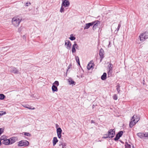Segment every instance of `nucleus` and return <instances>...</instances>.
<instances>
[{
    "label": "nucleus",
    "instance_id": "1",
    "mask_svg": "<svg viewBox=\"0 0 148 148\" xmlns=\"http://www.w3.org/2000/svg\"><path fill=\"white\" fill-rule=\"evenodd\" d=\"M140 119V117L139 116L134 115L132 118L131 121L130 122V128L132 127L138 122Z\"/></svg>",
    "mask_w": 148,
    "mask_h": 148
},
{
    "label": "nucleus",
    "instance_id": "2",
    "mask_svg": "<svg viewBox=\"0 0 148 148\" xmlns=\"http://www.w3.org/2000/svg\"><path fill=\"white\" fill-rule=\"evenodd\" d=\"M22 19L20 18L18 16L14 17L12 20V24L15 27H18L21 22Z\"/></svg>",
    "mask_w": 148,
    "mask_h": 148
},
{
    "label": "nucleus",
    "instance_id": "3",
    "mask_svg": "<svg viewBox=\"0 0 148 148\" xmlns=\"http://www.w3.org/2000/svg\"><path fill=\"white\" fill-rule=\"evenodd\" d=\"M29 142L25 140H22L18 142V147H27L28 146Z\"/></svg>",
    "mask_w": 148,
    "mask_h": 148
},
{
    "label": "nucleus",
    "instance_id": "4",
    "mask_svg": "<svg viewBox=\"0 0 148 148\" xmlns=\"http://www.w3.org/2000/svg\"><path fill=\"white\" fill-rule=\"evenodd\" d=\"M115 134V130L114 129H110L108 132V136L105 138H112L114 137Z\"/></svg>",
    "mask_w": 148,
    "mask_h": 148
},
{
    "label": "nucleus",
    "instance_id": "5",
    "mask_svg": "<svg viewBox=\"0 0 148 148\" xmlns=\"http://www.w3.org/2000/svg\"><path fill=\"white\" fill-rule=\"evenodd\" d=\"M70 3L68 0H62V6H63L64 7H68L70 5Z\"/></svg>",
    "mask_w": 148,
    "mask_h": 148
},
{
    "label": "nucleus",
    "instance_id": "6",
    "mask_svg": "<svg viewBox=\"0 0 148 148\" xmlns=\"http://www.w3.org/2000/svg\"><path fill=\"white\" fill-rule=\"evenodd\" d=\"M10 72L14 74H18L19 73L18 70L16 68L13 67H11L9 68Z\"/></svg>",
    "mask_w": 148,
    "mask_h": 148
},
{
    "label": "nucleus",
    "instance_id": "7",
    "mask_svg": "<svg viewBox=\"0 0 148 148\" xmlns=\"http://www.w3.org/2000/svg\"><path fill=\"white\" fill-rule=\"evenodd\" d=\"M65 45L66 46V48L67 49H71V44L70 41L69 40L65 41Z\"/></svg>",
    "mask_w": 148,
    "mask_h": 148
},
{
    "label": "nucleus",
    "instance_id": "8",
    "mask_svg": "<svg viewBox=\"0 0 148 148\" xmlns=\"http://www.w3.org/2000/svg\"><path fill=\"white\" fill-rule=\"evenodd\" d=\"M99 55L100 56V58L101 59L100 60L101 62L102 60V59L104 58V51L101 48L99 51Z\"/></svg>",
    "mask_w": 148,
    "mask_h": 148
},
{
    "label": "nucleus",
    "instance_id": "9",
    "mask_svg": "<svg viewBox=\"0 0 148 148\" xmlns=\"http://www.w3.org/2000/svg\"><path fill=\"white\" fill-rule=\"evenodd\" d=\"M56 131L58 137L60 138L61 136V133L62 132V129L60 127H58L57 128Z\"/></svg>",
    "mask_w": 148,
    "mask_h": 148
},
{
    "label": "nucleus",
    "instance_id": "10",
    "mask_svg": "<svg viewBox=\"0 0 148 148\" xmlns=\"http://www.w3.org/2000/svg\"><path fill=\"white\" fill-rule=\"evenodd\" d=\"M94 23H93L91 22L86 24L85 26L84 27V29H88L90 26L93 25H94Z\"/></svg>",
    "mask_w": 148,
    "mask_h": 148
},
{
    "label": "nucleus",
    "instance_id": "11",
    "mask_svg": "<svg viewBox=\"0 0 148 148\" xmlns=\"http://www.w3.org/2000/svg\"><path fill=\"white\" fill-rule=\"evenodd\" d=\"M10 142L9 139H7L6 138L5 139V140H3L2 141V143L3 144L7 145H10Z\"/></svg>",
    "mask_w": 148,
    "mask_h": 148
},
{
    "label": "nucleus",
    "instance_id": "12",
    "mask_svg": "<svg viewBox=\"0 0 148 148\" xmlns=\"http://www.w3.org/2000/svg\"><path fill=\"white\" fill-rule=\"evenodd\" d=\"M92 23H94L93 25H94L93 26H94V27H95L97 28L98 25H99L100 24V22L98 20L92 22Z\"/></svg>",
    "mask_w": 148,
    "mask_h": 148
},
{
    "label": "nucleus",
    "instance_id": "13",
    "mask_svg": "<svg viewBox=\"0 0 148 148\" xmlns=\"http://www.w3.org/2000/svg\"><path fill=\"white\" fill-rule=\"evenodd\" d=\"M68 82L69 83V84L71 85H75V82L72 80V78H70L68 79Z\"/></svg>",
    "mask_w": 148,
    "mask_h": 148
},
{
    "label": "nucleus",
    "instance_id": "14",
    "mask_svg": "<svg viewBox=\"0 0 148 148\" xmlns=\"http://www.w3.org/2000/svg\"><path fill=\"white\" fill-rule=\"evenodd\" d=\"M93 64L92 63L91 61L88 64L87 66V69L89 70H90L92 68V67L93 66Z\"/></svg>",
    "mask_w": 148,
    "mask_h": 148
},
{
    "label": "nucleus",
    "instance_id": "15",
    "mask_svg": "<svg viewBox=\"0 0 148 148\" xmlns=\"http://www.w3.org/2000/svg\"><path fill=\"white\" fill-rule=\"evenodd\" d=\"M144 34H141L139 37V38L141 41L143 42L145 40V38L144 37Z\"/></svg>",
    "mask_w": 148,
    "mask_h": 148
},
{
    "label": "nucleus",
    "instance_id": "16",
    "mask_svg": "<svg viewBox=\"0 0 148 148\" xmlns=\"http://www.w3.org/2000/svg\"><path fill=\"white\" fill-rule=\"evenodd\" d=\"M52 89L53 92H57L58 91V89L57 86L54 85H53L52 87Z\"/></svg>",
    "mask_w": 148,
    "mask_h": 148
},
{
    "label": "nucleus",
    "instance_id": "17",
    "mask_svg": "<svg viewBox=\"0 0 148 148\" xmlns=\"http://www.w3.org/2000/svg\"><path fill=\"white\" fill-rule=\"evenodd\" d=\"M58 140L57 139V137H54L53 138V146H55V145L56 144V143L58 142Z\"/></svg>",
    "mask_w": 148,
    "mask_h": 148
},
{
    "label": "nucleus",
    "instance_id": "18",
    "mask_svg": "<svg viewBox=\"0 0 148 148\" xmlns=\"http://www.w3.org/2000/svg\"><path fill=\"white\" fill-rule=\"evenodd\" d=\"M9 140L10 142V145L12 144L15 143V139L14 138H11L10 139H9Z\"/></svg>",
    "mask_w": 148,
    "mask_h": 148
},
{
    "label": "nucleus",
    "instance_id": "19",
    "mask_svg": "<svg viewBox=\"0 0 148 148\" xmlns=\"http://www.w3.org/2000/svg\"><path fill=\"white\" fill-rule=\"evenodd\" d=\"M107 74L106 73H104L103 75L101 76V78L102 80H105L106 78Z\"/></svg>",
    "mask_w": 148,
    "mask_h": 148
},
{
    "label": "nucleus",
    "instance_id": "20",
    "mask_svg": "<svg viewBox=\"0 0 148 148\" xmlns=\"http://www.w3.org/2000/svg\"><path fill=\"white\" fill-rule=\"evenodd\" d=\"M144 134L143 133H139L137 134V135L140 138H142L144 137Z\"/></svg>",
    "mask_w": 148,
    "mask_h": 148
},
{
    "label": "nucleus",
    "instance_id": "21",
    "mask_svg": "<svg viewBox=\"0 0 148 148\" xmlns=\"http://www.w3.org/2000/svg\"><path fill=\"white\" fill-rule=\"evenodd\" d=\"M23 106L25 108H27L29 109L34 110L35 109L34 108H30V106L28 105H23Z\"/></svg>",
    "mask_w": 148,
    "mask_h": 148
},
{
    "label": "nucleus",
    "instance_id": "22",
    "mask_svg": "<svg viewBox=\"0 0 148 148\" xmlns=\"http://www.w3.org/2000/svg\"><path fill=\"white\" fill-rule=\"evenodd\" d=\"M59 145L60 146H62V148H66V144L65 143H62V142H61V143H60Z\"/></svg>",
    "mask_w": 148,
    "mask_h": 148
},
{
    "label": "nucleus",
    "instance_id": "23",
    "mask_svg": "<svg viewBox=\"0 0 148 148\" xmlns=\"http://www.w3.org/2000/svg\"><path fill=\"white\" fill-rule=\"evenodd\" d=\"M108 68L109 69V70H111V71H112V67H113V65L111 64V63H110L109 64L108 66Z\"/></svg>",
    "mask_w": 148,
    "mask_h": 148
},
{
    "label": "nucleus",
    "instance_id": "24",
    "mask_svg": "<svg viewBox=\"0 0 148 148\" xmlns=\"http://www.w3.org/2000/svg\"><path fill=\"white\" fill-rule=\"evenodd\" d=\"M123 133V131H119L118 133L117 134V135L119 136V137H120L122 136Z\"/></svg>",
    "mask_w": 148,
    "mask_h": 148
},
{
    "label": "nucleus",
    "instance_id": "25",
    "mask_svg": "<svg viewBox=\"0 0 148 148\" xmlns=\"http://www.w3.org/2000/svg\"><path fill=\"white\" fill-rule=\"evenodd\" d=\"M5 96L3 94H0V99L3 100L5 98Z\"/></svg>",
    "mask_w": 148,
    "mask_h": 148
},
{
    "label": "nucleus",
    "instance_id": "26",
    "mask_svg": "<svg viewBox=\"0 0 148 148\" xmlns=\"http://www.w3.org/2000/svg\"><path fill=\"white\" fill-rule=\"evenodd\" d=\"M70 37L69 38V39L71 40H74L75 39V38L74 36H73V35L71 34L70 35Z\"/></svg>",
    "mask_w": 148,
    "mask_h": 148
},
{
    "label": "nucleus",
    "instance_id": "27",
    "mask_svg": "<svg viewBox=\"0 0 148 148\" xmlns=\"http://www.w3.org/2000/svg\"><path fill=\"white\" fill-rule=\"evenodd\" d=\"M120 86L119 85H117L116 86V90H117L118 92V93H119L120 91Z\"/></svg>",
    "mask_w": 148,
    "mask_h": 148
},
{
    "label": "nucleus",
    "instance_id": "28",
    "mask_svg": "<svg viewBox=\"0 0 148 148\" xmlns=\"http://www.w3.org/2000/svg\"><path fill=\"white\" fill-rule=\"evenodd\" d=\"M75 60L77 63L79 65H80V62L79 60V57L78 56H75Z\"/></svg>",
    "mask_w": 148,
    "mask_h": 148
},
{
    "label": "nucleus",
    "instance_id": "29",
    "mask_svg": "<svg viewBox=\"0 0 148 148\" xmlns=\"http://www.w3.org/2000/svg\"><path fill=\"white\" fill-rule=\"evenodd\" d=\"M112 71L108 70V77H110L112 75Z\"/></svg>",
    "mask_w": 148,
    "mask_h": 148
},
{
    "label": "nucleus",
    "instance_id": "30",
    "mask_svg": "<svg viewBox=\"0 0 148 148\" xmlns=\"http://www.w3.org/2000/svg\"><path fill=\"white\" fill-rule=\"evenodd\" d=\"M53 85H55L56 86H58L59 85V82L58 81H56L53 83Z\"/></svg>",
    "mask_w": 148,
    "mask_h": 148
},
{
    "label": "nucleus",
    "instance_id": "31",
    "mask_svg": "<svg viewBox=\"0 0 148 148\" xmlns=\"http://www.w3.org/2000/svg\"><path fill=\"white\" fill-rule=\"evenodd\" d=\"M121 26V24L119 23L118 25V27H117V30H116L115 31V32H116V33H117V32L119 31V29Z\"/></svg>",
    "mask_w": 148,
    "mask_h": 148
},
{
    "label": "nucleus",
    "instance_id": "32",
    "mask_svg": "<svg viewBox=\"0 0 148 148\" xmlns=\"http://www.w3.org/2000/svg\"><path fill=\"white\" fill-rule=\"evenodd\" d=\"M76 50L75 49V48L74 47V46L73 45L72 47V52L73 53H75L76 52Z\"/></svg>",
    "mask_w": 148,
    "mask_h": 148
},
{
    "label": "nucleus",
    "instance_id": "33",
    "mask_svg": "<svg viewBox=\"0 0 148 148\" xmlns=\"http://www.w3.org/2000/svg\"><path fill=\"white\" fill-rule=\"evenodd\" d=\"M63 6H62V5H61V7L60 8V12L62 13L64 12V8L63 7Z\"/></svg>",
    "mask_w": 148,
    "mask_h": 148
},
{
    "label": "nucleus",
    "instance_id": "34",
    "mask_svg": "<svg viewBox=\"0 0 148 148\" xmlns=\"http://www.w3.org/2000/svg\"><path fill=\"white\" fill-rule=\"evenodd\" d=\"M125 148H131V145L128 144L127 143H125Z\"/></svg>",
    "mask_w": 148,
    "mask_h": 148
},
{
    "label": "nucleus",
    "instance_id": "35",
    "mask_svg": "<svg viewBox=\"0 0 148 148\" xmlns=\"http://www.w3.org/2000/svg\"><path fill=\"white\" fill-rule=\"evenodd\" d=\"M113 98L114 99L116 100L118 99V97L116 94H114L113 96Z\"/></svg>",
    "mask_w": 148,
    "mask_h": 148
},
{
    "label": "nucleus",
    "instance_id": "36",
    "mask_svg": "<svg viewBox=\"0 0 148 148\" xmlns=\"http://www.w3.org/2000/svg\"><path fill=\"white\" fill-rule=\"evenodd\" d=\"M24 134L25 135L28 136H31V134L28 132H24Z\"/></svg>",
    "mask_w": 148,
    "mask_h": 148
},
{
    "label": "nucleus",
    "instance_id": "37",
    "mask_svg": "<svg viewBox=\"0 0 148 148\" xmlns=\"http://www.w3.org/2000/svg\"><path fill=\"white\" fill-rule=\"evenodd\" d=\"M73 45L74 46L75 48L78 49H79V46H78V45L76 43V42H74V44Z\"/></svg>",
    "mask_w": 148,
    "mask_h": 148
},
{
    "label": "nucleus",
    "instance_id": "38",
    "mask_svg": "<svg viewBox=\"0 0 148 148\" xmlns=\"http://www.w3.org/2000/svg\"><path fill=\"white\" fill-rule=\"evenodd\" d=\"M142 34H144V36H144V37L145 38V40L148 38V36L146 34V32L143 33Z\"/></svg>",
    "mask_w": 148,
    "mask_h": 148
},
{
    "label": "nucleus",
    "instance_id": "39",
    "mask_svg": "<svg viewBox=\"0 0 148 148\" xmlns=\"http://www.w3.org/2000/svg\"><path fill=\"white\" fill-rule=\"evenodd\" d=\"M6 139L5 138V136H2L0 139V140L1 141H3V140H5V139Z\"/></svg>",
    "mask_w": 148,
    "mask_h": 148
},
{
    "label": "nucleus",
    "instance_id": "40",
    "mask_svg": "<svg viewBox=\"0 0 148 148\" xmlns=\"http://www.w3.org/2000/svg\"><path fill=\"white\" fill-rule=\"evenodd\" d=\"M119 138L120 137H119V136L116 134L114 139L115 141H117Z\"/></svg>",
    "mask_w": 148,
    "mask_h": 148
},
{
    "label": "nucleus",
    "instance_id": "41",
    "mask_svg": "<svg viewBox=\"0 0 148 148\" xmlns=\"http://www.w3.org/2000/svg\"><path fill=\"white\" fill-rule=\"evenodd\" d=\"M4 129L3 128H0V135H1L3 132Z\"/></svg>",
    "mask_w": 148,
    "mask_h": 148
},
{
    "label": "nucleus",
    "instance_id": "42",
    "mask_svg": "<svg viewBox=\"0 0 148 148\" xmlns=\"http://www.w3.org/2000/svg\"><path fill=\"white\" fill-rule=\"evenodd\" d=\"M144 137H148V132H145L144 134Z\"/></svg>",
    "mask_w": 148,
    "mask_h": 148
},
{
    "label": "nucleus",
    "instance_id": "43",
    "mask_svg": "<svg viewBox=\"0 0 148 148\" xmlns=\"http://www.w3.org/2000/svg\"><path fill=\"white\" fill-rule=\"evenodd\" d=\"M28 4L29 5H30L31 4V3L30 2L28 3L27 2L26 3V6H28Z\"/></svg>",
    "mask_w": 148,
    "mask_h": 148
},
{
    "label": "nucleus",
    "instance_id": "44",
    "mask_svg": "<svg viewBox=\"0 0 148 148\" xmlns=\"http://www.w3.org/2000/svg\"><path fill=\"white\" fill-rule=\"evenodd\" d=\"M72 66V65L71 64H70L69 65V66H68V69L67 70V71H68V70Z\"/></svg>",
    "mask_w": 148,
    "mask_h": 148
},
{
    "label": "nucleus",
    "instance_id": "45",
    "mask_svg": "<svg viewBox=\"0 0 148 148\" xmlns=\"http://www.w3.org/2000/svg\"><path fill=\"white\" fill-rule=\"evenodd\" d=\"M107 136H108V134H104L103 138H105V137Z\"/></svg>",
    "mask_w": 148,
    "mask_h": 148
},
{
    "label": "nucleus",
    "instance_id": "46",
    "mask_svg": "<svg viewBox=\"0 0 148 148\" xmlns=\"http://www.w3.org/2000/svg\"><path fill=\"white\" fill-rule=\"evenodd\" d=\"M3 115V111H0V116H2Z\"/></svg>",
    "mask_w": 148,
    "mask_h": 148
},
{
    "label": "nucleus",
    "instance_id": "47",
    "mask_svg": "<svg viewBox=\"0 0 148 148\" xmlns=\"http://www.w3.org/2000/svg\"><path fill=\"white\" fill-rule=\"evenodd\" d=\"M22 29V27H21L19 28L18 29V31L19 32H21V29Z\"/></svg>",
    "mask_w": 148,
    "mask_h": 148
},
{
    "label": "nucleus",
    "instance_id": "48",
    "mask_svg": "<svg viewBox=\"0 0 148 148\" xmlns=\"http://www.w3.org/2000/svg\"><path fill=\"white\" fill-rule=\"evenodd\" d=\"M97 28L95 27H94V26H93V27H92V29H93V30H95V29Z\"/></svg>",
    "mask_w": 148,
    "mask_h": 148
},
{
    "label": "nucleus",
    "instance_id": "49",
    "mask_svg": "<svg viewBox=\"0 0 148 148\" xmlns=\"http://www.w3.org/2000/svg\"><path fill=\"white\" fill-rule=\"evenodd\" d=\"M91 123H95V121L93 120H92L91 121Z\"/></svg>",
    "mask_w": 148,
    "mask_h": 148
},
{
    "label": "nucleus",
    "instance_id": "50",
    "mask_svg": "<svg viewBox=\"0 0 148 148\" xmlns=\"http://www.w3.org/2000/svg\"><path fill=\"white\" fill-rule=\"evenodd\" d=\"M58 127H59L58 125L57 124H56V127L57 128Z\"/></svg>",
    "mask_w": 148,
    "mask_h": 148
},
{
    "label": "nucleus",
    "instance_id": "51",
    "mask_svg": "<svg viewBox=\"0 0 148 148\" xmlns=\"http://www.w3.org/2000/svg\"><path fill=\"white\" fill-rule=\"evenodd\" d=\"M2 143V141L0 140V146L1 145Z\"/></svg>",
    "mask_w": 148,
    "mask_h": 148
},
{
    "label": "nucleus",
    "instance_id": "52",
    "mask_svg": "<svg viewBox=\"0 0 148 148\" xmlns=\"http://www.w3.org/2000/svg\"><path fill=\"white\" fill-rule=\"evenodd\" d=\"M6 114V112H3V114Z\"/></svg>",
    "mask_w": 148,
    "mask_h": 148
}]
</instances>
